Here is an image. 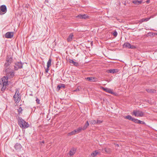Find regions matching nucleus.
Masks as SVG:
<instances>
[{
  "mask_svg": "<svg viewBox=\"0 0 157 157\" xmlns=\"http://www.w3.org/2000/svg\"><path fill=\"white\" fill-rule=\"evenodd\" d=\"M89 16L86 14H79L77 16V17L82 19H86L89 18Z\"/></svg>",
  "mask_w": 157,
  "mask_h": 157,
  "instance_id": "obj_11",
  "label": "nucleus"
},
{
  "mask_svg": "<svg viewBox=\"0 0 157 157\" xmlns=\"http://www.w3.org/2000/svg\"><path fill=\"white\" fill-rule=\"evenodd\" d=\"M89 124L88 122V121H87L86 122V123H85V124H84V126L83 127H82V128L83 129V130H85L87 127L89 126Z\"/></svg>",
  "mask_w": 157,
  "mask_h": 157,
  "instance_id": "obj_17",
  "label": "nucleus"
},
{
  "mask_svg": "<svg viewBox=\"0 0 157 157\" xmlns=\"http://www.w3.org/2000/svg\"><path fill=\"white\" fill-rule=\"evenodd\" d=\"M142 123H143L142 121L138 120V124H142Z\"/></svg>",
  "mask_w": 157,
  "mask_h": 157,
  "instance_id": "obj_36",
  "label": "nucleus"
},
{
  "mask_svg": "<svg viewBox=\"0 0 157 157\" xmlns=\"http://www.w3.org/2000/svg\"><path fill=\"white\" fill-rule=\"evenodd\" d=\"M147 91L148 93H154L155 92V90L153 89H147Z\"/></svg>",
  "mask_w": 157,
  "mask_h": 157,
  "instance_id": "obj_20",
  "label": "nucleus"
},
{
  "mask_svg": "<svg viewBox=\"0 0 157 157\" xmlns=\"http://www.w3.org/2000/svg\"><path fill=\"white\" fill-rule=\"evenodd\" d=\"M132 121H133L134 122H135V123H136L138 124V120L133 118L132 120Z\"/></svg>",
  "mask_w": 157,
  "mask_h": 157,
  "instance_id": "obj_30",
  "label": "nucleus"
},
{
  "mask_svg": "<svg viewBox=\"0 0 157 157\" xmlns=\"http://www.w3.org/2000/svg\"><path fill=\"white\" fill-rule=\"evenodd\" d=\"M133 115L136 117H142L144 115V113L141 111L139 110H134L132 113Z\"/></svg>",
  "mask_w": 157,
  "mask_h": 157,
  "instance_id": "obj_3",
  "label": "nucleus"
},
{
  "mask_svg": "<svg viewBox=\"0 0 157 157\" xmlns=\"http://www.w3.org/2000/svg\"><path fill=\"white\" fill-rule=\"evenodd\" d=\"M74 35L72 33H71L68 37L67 38V40L68 42H70L71 41Z\"/></svg>",
  "mask_w": 157,
  "mask_h": 157,
  "instance_id": "obj_14",
  "label": "nucleus"
},
{
  "mask_svg": "<svg viewBox=\"0 0 157 157\" xmlns=\"http://www.w3.org/2000/svg\"><path fill=\"white\" fill-rule=\"evenodd\" d=\"M102 121H101L100 120H97V124H99L100 123H101Z\"/></svg>",
  "mask_w": 157,
  "mask_h": 157,
  "instance_id": "obj_31",
  "label": "nucleus"
},
{
  "mask_svg": "<svg viewBox=\"0 0 157 157\" xmlns=\"http://www.w3.org/2000/svg\"><path fill=\"white\" fill-rule=\"evenodd\" d=\"M76 133V131L75 130L72 131V132L69 133L68 134V136H70L75 134Z\"/></svg>",
  "mask_w": 157,
  "mask_h": 157,
  "instance_id": "obj_23",
  "label": "nucleus"
},
{
  "mask_svg": "<svg viewBox=\"0 0 157 157\" xmlns=\"http://www.w3.org/2000/svg\"><path fill=\"white\" fill-rule=\"evenodd\" d=\"M124 46L126 48H129L133 49L135 48V47L132 45H131L129 43H125L124 44Z\"/></svg>",
  "mask_w": 157,
  "mask_h": 157,
  "instance_id": "obj_9",
  "label": "nucleus"
},
{
  "mask_svg": "<svg viewBox=\"0 0 157 157\" xmlns=\"http://www.w3.org/2000/svg\"><path fill=\"white\" fill-rule=\"evenodd\" d=\"M86 79L90 82H95L97 80V78L95 77H87Z\"/></svg>",
  "mask_w": 157,
  "mask_h": 157,
  "instance_id": "obj_12",
  "label": "nucleus"
},
{
  "mask_svg": "<svg viewBox=\"0 0 157 157\" xmlns=\"http://www.w3.org/2000/svg\"><path fill=\"white\" fill-rule=\"evenodd\" d=\"M142 2V0H133L132 1V2L135 5H138L141 3Z\"/></svg>",
  "mask_w": 157,
  "mask_h": 157,
  "instance_id": "obj_15",
  "label": "nucleus"
},
{
  "mask_svg": "<svg viewBox=\"0 0 157 157\" xmlns=\"http://www.w3.org/2000/svg\"><path fill=\"white\" fill-rule=\"evenodd\" d=\"M14 147L16 149H18L21 147V145L19 143H16L14 146Z\"/></svg>",
  "mask_w": 157,
  "mask_h": 157,
  "instance_id": "obj_18",
  "label": "nucleus"
},
{
  "mask_svg": "<svg viewBox=\"0 0 157 157\" xmlns=\"http://www.w3.org/2000/svg\"><path fill=\"white\" fill-rule=\"evenodd\" d=\"M12 58L11 57H7L6 62L4 65L6 68L7 67L10 65L12 62Z\"/></svg>",
  "mask_w": 157,
  "mask_h": 157,
  "instance_id": "obj_6",
  "label": "nucleus"
},
{
  "mask_svg": "<svg viewBox=\"0 0 157 157\" xmlns=\"http://www.w3.org/2000/svg\"><path fill=\"white\" fill-rule=\"evenodd\" d=\"M14 101L18 103L21 99L20 94H15L13 96Z\"/></svg>",
  "mask_w": 157,
  "mask_h": 157,
  "instance_id": "obj_7",
  "label": "nucleus"
},
{
  "mask_svg": "<svg viewBox=\"0 0 157 157\" xmlns=\"http://www.w3.org/2000/svg\"><path fill=\"white\" fill-rule=\"evenodd\" d=\"M76 149L75 148H72L70 151L69 155L72 156L75 153Z\"/></svg>",
  "mask_w": 157,
  "mask_h": 157,
  "instance_id": "obj_16",
  "label": "nucleus"
},
{
  "mask_svg": "<svg viewBox=\"0 0 157 157\" xmlns=\"http://www.w3.org/2000/svg\"><path fill=\"white\" fill-rule=\"evenodd\" d=\"M7 11V8L5 5H2L0 6V15L4 14Z\"/></svg>",
  "mask_w": 157,
  "mask_h": 157,
  "instance_id": "obj_4",
  "label": "nucleus"
},
{
  "mask_svg": "<svg viewBox=\"0 0 157 157\" xmlns=\"http://www.w3.org/2000/svg\"><path fill=\"white\" fill-rule=\"evenodd\" d=\"M23 64L21 62H18L15 63L14 69L15 70H17L18 69H20L22 67Z\"/></svg>",
  "mask_w": 157,
  "mask_h": 157,
  "instance_id": "obj_5",
  "label": "nucleus"
},
{
  "mask_svg": "<svg viewBox=\"0 0 157 157\" xmlns=\"http://www.w3.org/2000/svg\"><path fill=\"white\" fill-rule=\"evenodd\" d=\"M98 154V152L96 150L94 152H93L91 154V155L93 157H94L96 156Z\"/></svg>",
  "mask_w": 157,
  "mask_h": 157,
  "instance_id": "obj_22",
  "label": "nucleus"
},
{
  "mask_svg": "<svg viewBox=\"0 0 157 157\" xmlns=\"http://www.w3.org/2000/svg\"><path fill=\"white\" fill-rule=\"evenodd\" d=\"M112 34L113 36L116 37L117 35V33L116 31H114L112 33Z\"/></svg>",
  "mask_w": 157,
  "mask_h": 157,
  "instance_id": "obj_29",
  "label": "nucleus"
},
{
  "mask_svg": "<svg viewBox=\"0 0 157 157\" xmlns=\"http://www.w3.org/2000/svg\"><path fill=\"white\" fill-rule=\"evenodd\" d=\"M69 61L70 63H72L74 65L76 64V63L72 59H69Z\"/></svg>",
  "mask_w": 157,
  "mask_h": 157,
  "instance_id": "obj_27",
  "label": "nucleus"
},
{
  "mask_svg": "<svg viewBox=\"0 0 157 157\" xmlns=\"http://www.w3.org/2000/svg\"><path fill=\"white\" fill-rule=\"evenodd\" d=\"M36 101L38 104L40 103V100L38 99V98H37L36 99Z\"/></svg>",
  "mask_w": 157,
  "mask_h": 157,
  "instance_id": "obj_34",
  "label": "nucleus"
},
{
  "mask_svg": "<svg viewBox=\"0 0 157 157\" xmlns=\"http://www.w3.org/2000/svg\"><path fill=\"white\" fill-rule=\"evenodd\" d=\"M13 36V32H8L5 34V37L7 38H11Z\"/></svg>",
  "mask_w": 157,
  "mask_h": 157,
  "instance_id": "obj_8",
  "label": "nucleus"
},
{
  "mask_svg": "<svg viewBox=\"0 0 157 157\" xmlns=\"http://www.w3.org/2000/svg\"><path fill=\"white\" fill-rule=\"evenodd\" d=\"M82 130H83V129L82 127H79L77 129L75 130L76 131V133L80 132Z\"/></svg>",
  "mask_w": 157,
  "mask_h": 157,
  "instance_id": "obj_25",
  "label": "nucleus"
},
{
  "mask_svg": "<svg viewBox=\"0 0 157 157\" xmlns=\"http://www.w3.org/2000/svg\"><path fill=\"white\" fill-rule=\"evenodd\" d=\"M90 122H91V123L92 124H93V125H94L95 124H97V121L96 120H92Z\"/></svg>",
  "mask_w": 157,
  "mask_h": 157,
  "instance_id": "obj_26",
  "label": "nucleus"
},
{
  "mask_svg": "<svg viewBox=\"0 0 157 157\" xmlns=\"http://www.w3.org/2000/svg\"><path fill=\"white\" fill-rule=\"evenodd\" d=\"M118 70L117 69H110L108 71V73L114 74L116 72H118Z\"/></svg>",
  "mask_w": 157,
  "mask_h": 157,
  "instance_id": "obj_13",
  "label": "nucleus"
},
{
  "mask_svg": "<svg viewBox=\"0 0 157 157\" xmlns=\"http://www.w3.org/2000/svg\"><path fill=\"white\" fill-rule=\"evenodd\" d=\"M22 110V108L21 107H20L19 109H18V112H19V113H20V112H21Z\"/></svg>",
  "mask_w": 157,
  "mask_h": 157,
  "instance_id": "obj_32",
  "label": "nucleus"
},
{
  "mask_svg": "<svg viewBox=\"0 0 157 157\" xmlns=\"http://www.w3.org/2000/svg\"><path fill=\"white\" fill-rule=\"evenodd\" d=\"M124 118L125 119H128L129 120H131L132 121L133 118L130 115H128L127 116H125Z\"/></svg>",
  "mask_w": 157,
  "mask_h": 157,
  "instance_id": "obj_21",
  "label": "nucleus"
},
{
  "mask_svg": "<svg viewBox=\"0 0 157 157\" xmlns=\"http://www.w3.org/2000/svg\"><path fill=\"white\" fill-rule=\"evenodd\" d=\"M44 141L43 140V141H42V143H43V144H44Z\"/></svg>",
  "mask_w": 157,
  "mask_h": 157,
  "instance_id": "obj_40",
  "label": "nucleus"
},
{
  "mask_svg": "<svg viewBox=\"0 0 157 157\" xmlns=\"http://www.w3.org/2000/svg\"><path fill=\"white\" fill-rule=\"evenodd\" d=\"M15 94H19L18 90H17V89H16V90Z\"/></svg>",
  "mask_w": 157,
  "mask_h": 157,
  "instance_id": "obj_33",
  "label": "nucleus"
},
{
  "mask_svg": "<svg viewBox=\"0 0 157 157\" xmlns=\"http://www.w3.org/2000/svg\"><path fill=\"white\" fill-rule=\"evenodd\" d=\"M150 19V18H143L139 21V22L140 23H142L144 21H148Z\"/></svg>",
  "mask_w": 157,
  "mask_h": 157,
  "instance_id": "obj_19",
  "label": "nucleus"
},
{
  "mask_svg": "<svg viewBox=\"0 0 157 157\" xmlns=\"http://www.w3.org/2000/svg\"><path fill=\"white\" fill-rule=\"evenodd\" d=\"M102 89L105 92L108 93H109L111 94H114V93L113 92L112 90L107 88H104L103 87H102Z\"/></svg>",
  "mask_w": 157,
  "mask_h": 157,
  "instance_id": "obj_10",
  "label": "nucleus"
},
{
  "mask_svg": "<svg viewBox=\"0 0 157 157\" xmlns=\"http://www.w3.org/2000/svg\"><path fill=\"white\" fill-rule=\"evenodd\" d=\"M5 73L6 76H4L1 78V80H0L1 87L2 86L1 90L2 92L4 91L8 85V79L13 78L14 76L13 71L9 68L6 69Z\"/></svg>",
  "mask_w": 157,
  "mask_h": 157,
  "instance_id": "obj_1",
  "label": "nucleus"
},
{
  "mask_svg": "<svg viewBox=\"0 0 157 157\" xmlns=\"http://www.w3.org/2000/svg\"><path fill=\"white\" fill-rule=\"evenodd\" d=\"M51 59H49L47 63V67L49 68L50 66H51Z\"/></svg>",
  "mask_w": 157,
  "mask_h": 157,
  "instance_id": "obj_24",
  "label": "nucleus"
},
{
  "mask_svg": "<svg viewBox=\"0 0 157 157\" xmlns=\"http://www.w3.org/2000/svg\"><path fill=\"white\" fill-rule=\"evenodd\" d=\"M18 123L20 127L23 128H26L29 127V124L21 117L18 119Z\"/></svg>",
  "mask_w": 157,
  "mask_h": 157,
  "instance_id": "obj_2",
  "label": "nucleus"
},
{
  "mask_svg": "<svg viewBox=\"0 0 157 157\" xmlns=\"http://www.w3.org/2000/svg\"><path fill=\"white\" fill-rule=\"evenodd\" d=\"M156 35H157V33H155Z\"/></svg>",
  "mask_w": 157,
  "mask_h": 157,
  "instance_id": "obj_41",
  "label": "nucleus"
},
{
  "mask_svg": "<svg viewBox=\"0 0 157 157\" xmlns=\"http://www.w3.org/2000/svg\"><path fill=\"white\" fill-rule=\"evenodd\" d=\"M49 68H48V67H47V68L46 69H45V71L46 73H48L49 69Z\"/></svg>",
  "mask_w": 157,
  "mask_h": 157,
  "instance_id": "obj_35",
  "label": "nucleus"
},
{
  "mask_svg": "<svg viewBox=\"0 0 157 157\" xmlns=\"http://www.w3.org/2000/svg\"><path fill=\"white\" fill-rule=\"evenodd\" d=\"M150 2V0H147L146 1V2L147 3H149Z\"/></svg>",
  "mask_w": 157,
  "mask_h": 157,
  "instance_id": "obj_38",
  "label": "nucleus"
},
{
  "mask_svg": "<svg viewBox=\"0 0 157 157\" xmlns=\"http://www.w3.org/2000/svg\"><path fill=\"white\" fill-rule=\"evenodd\" d=\"M63 85L62 84H61L60 85H58L57 86V90H59Z\"/></svg>",
  "mask_w": 157,
  "mask_h": 157,
  "instance_id": "obj_28",
  "label": "nucleus"
},
{
  "mask_svg": "<svg viewBox=\"0 0 157 157\" xmlns=\"http://www.w3.org/2000/svg\"><path fill=\"white\" fill-rule=\"evenodd\" d=\"M79 89H77L76 90H75L74 91H79Z\"/></svg>",
  "mask_w": 157,
  "mask_h": 157,
  "instance_id": "obj_39",
  "label": "nucleus"
},
{
  "mask_svg": "<svg viewBox=\"0 0 157 157\" xmlns=\"http://www.w3.org/2000/svg\"><path fill=\"white\" fill-rule=\"evenodd\" d=\"M105 151L107 152H108V150H109V149H108L107 148H105Z\"/></svg>",
  "mask_w": 157,
  "mask_h": 157,
  "instance_id": "obj_37",
  "label": "nucleus"
}]
</instances>
